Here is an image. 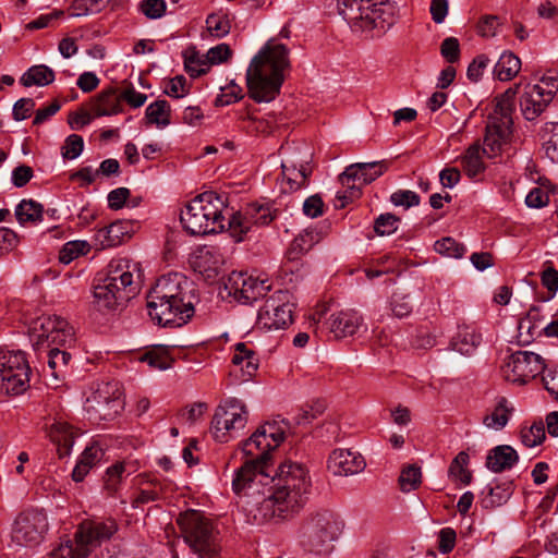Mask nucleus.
<instances>
[{
	"mask_svg": "<svg viewBox=\"0 0 558 558\" xmlns=\"http://www.w3.org/2000/svg\"><path fill=\"white\" fill-rule=\"evenodd\" d=\"M48 530L46 514L37 509L25 510L17 515L12 529V541L19 546H35Z\"/></svg>",
	"mask_w": 558,
	"mask_h": 558,
	"instance_id": "15",
	"label": "nucleus"
},
{
	"mask_svg": "<svg viewBox=\"0 0 558 558\" xmlns=\"http://www.w3.org/2000/svg\"><path fill=\"white\" fill-rule=\"evenodd\" d=\"M518 459L519 456L511 446L500 445L489 451L486 458V466L495 473H500L511 469Z\"/></svg>",
	"mask_w": 558,
	"mask_h": 558,
	"instance_id": "30",
	"label": "nucleus"
},
{
	"mask_svg": "<svg viewBox=\"0 0 558 558\" xmlns=\"http://www.w3.org/2000/svg\"><path fill=\"white\" fill-rule=\"evenodd\" d=\"M366 466L361 453L349 449H336L328 459V469L335 475L348 476L362 472Z\"/></svg>",
	"mask_w": 558,
	"mask_h": 558,
	"instance_id": "21",
	"label": "nucleus"
},
{
	"mask_svg": "<svg viewBox=\"0 0 558 558\" xmlns=\"http://www.w3.org/2000/svg\"><path fill=\"white\" fill-rule=\"evenodd\" d=\"M50 440L57 445L60 458H64L70 453L74 444L75 433L72 427L65 422H54L47 430Z\"/></svg>",
	"mask_w": 558,
	"mask_h": 558,
	"instance_id": "31",
	"label": "nucleus"
},
{
	"mask_svg": "<svg viewBox=\"0 0 558 558\" xmlns=\"http://www.w3.org/2000/svg\"><path fill=\"white\" fill-rule=\"evenodd\" d=\"M489 58L485 54H480L474 58L466 71L468 78L474 83L478 82L482 78L484 70L487 68Z\"/></svg>",
	"mask_w": 558,
	"mask_h": 558,
	"instance_id": "62",
	"label": "nucleus"
},
{
	"mask_svg": "<svg viewBox=\"0 0 558 558\" xmlns=\"http://www.w3.org/2000/svg\"><path fill=\"white\" fill-rule=\"evenodd\" d=\"M481 153L483 151L478 145H472L462 158L463 170L469 178H474L484 170Z\"/></svg>",
	"mask_w": 558,
	"mask_h": 558,
	"instance_id": "44",
	"label": "nucleus"
},
{
	"mask_svg": "<svg viewBox=\"0 0 558 558\" xmlns=\"http://www.w3.org/2000/svg\"><path fill=\"white\" fill-rule=\"evenodd\" d=\"M440 54L449 62L454 63L460 58V44L456 37H447L440 45Z\"/></svg>",
	"mask_w": 558,
	"mask_h": 558,
	"instance_id": "58",
	"label": "nucleus"
},
{
	"mask_svg": "<svg viewBox=\"0 0 558 558\" xmlns=\"http://www.w3.org/2000/svg\"><path fill=\"white\" fill-rule=\"evenodd\" d=\"M124 408L122 390L119 381H107L98 385L87 398L85 409L90 417L98 421H111Z\"/></svg>",
	"mask_w": 558,
	"mask_h": 558,
	"instance_id": "12",
	"label": "nucleus"
},
{
	"mask_svg": "<svg viewBox=\"0 0 558 558\" xmlns=\"http://www.w3.org/2000/svg\"><path fill=\"white\" fill-rule=\"evenodd\" d=\"M31 367L21 350L0 351V396L21 395L29 387Z\"/></svg>",
	"mask_w": 558,
	"mask_h": 558,
	"instance_id": "8",
	"label": "nucleus"
},
{
	"mask_svg": "<svg viewBox=\"0 0 558 558\" xmlns=\"http://www.w3.org/2000/svg\"><path fill=\"white\" fill-rule=\"evenodd\" d=\"M225 288L234 300L248 304L265 296L270 286L267 280L256 278L246 272L233 271L229 275Z\"/></svg>",
	"mask_w": 558,
	"mask_h": 558,
	"instance_id": "17",
	"label": "nucleus"
},
{
	"mask_svg": "<svg viewBox=\"0 0 558 558\" xmlns=\"http://www.w3.org/2000/svg\"><path fill=\"white\" fill-rule=\"evenodd\" d=\"M510 495L511 492L508 486L496 485L495 487H487L482 493L480 504L484 509H493L504 505Z\"/></svg>",
	"mask_w": 558,
	"mask_h": 558,
	"instance_id": "41",
	"label": "nucleus"
},
{
	"mask_svg": "<svg viewBox=\"0 0 558 558\" xmlns=\"http://www.w3.org/2000/svg\"><path fill=\"white\" fill-rule=\"evenodd\" d=\"M206 26L209 35L215 38L227 36L231 29L228 14L222 11L209 14L206 19Z\"/></svg>",
	"mask_w": 558,
	"mask_h": 558,
	"instance_id": "43",
	"label": "nucleus"
},
{
	"mask_svg": "<svg viewBox=\"0 0 558 558\" xmlns=\"http://www.w3.org/2000/svg\"><path fill=\"white\" fill-rule=\"evenodd\" d=\"M243 98L242 88L235 83L231 82L228 86L221 88V94H219L215 99V105L217 107H223L231 104H234Z\"/></svg>",
	"mask_w": 558,
	"mask_h": 558,
	"instance_id": "55",
	"label": "nucleus"
},
{
	"mask_svg": "<svg viewBox=\"0 0 558 558\" xmlns=\"http://www.w3.org/2000/svg\"><path fill=\"white\" fill-rule=\"evenodd\" d=\"M134 472V468L126 462H118L106 472L105 486L110 493H114L118 489L121 481L131 475Z\"/></svg>",
	"mask_w": 558,
	"mask_h": 558,
	"instance_id": "42",
	"label": "nucleus"
},
{
	"mask_svg": "<svg viewBox=\"0 0 558 558\" xmlns=\"http://www.w3.org/2000/svg\"><path fill=\"white\" fill-rule=\"evenodd\" d=\"M545 371V364L539 354L530 351H517L505 360L501 372L507 381L525 384Z\"/></svg>",
	"mask_w": 558,
	"mask_h": 558,
	"instance_id": "13",
	"label": "nucleus"
},
{
	"mask_svg": "<svg viewBox=\"0 0 558 558\" xmlns=\"http://www.w3.org/2000/svg\"><path fill=\"white\" fill-rule=\"evenodd\" d=\"M184 66L192 77L201 76L209 70L206 56H201L197 51L185 54Z\"/></svg>",
	"mask_w": 558,
	"mask_h": 558,
	"instance_id": "52",
	"label": "nucleus"
},
{
	"mask_svg": "<svg viewBox=\"0 0 558 558\" xmlns=\"http://www.w3.org/2000/svg\"><path fill=\"white\" fill-rule=\"evenodd\" d=\"M102 277V282L117 286L119 289L131 293L133 296L137 293V286L134 277L141 276L140 264L130 258L112 259L108 266L97 274Z\"/></svg>",
	"mask_w": 558,
	"mask_h": 558,
	"instance_id": "18",
	"label": "nucleus"
},
{
	"mask_svg": "<svg viewBox=\"0 0 558 558\" xmlns=\"http://www.w3.org/2000/svg\"><path fill=\"white\" fill-rule=\"evenodd\" d=\"M122 110L121 94L114 87L101 90L90 101V111L96 118L116 116Z\"/></svg>",
	"mask_w": 558,
	"mask_h": 558,
	"instance_id": "26",
	"label": "nucleus"
},
{
	"mask_svg": "<svg viewBox=\"0 0 558 558\" xmlns=\"http://www.w3.org/2000/svg\"><path fill=\"white\" fill-rule=\"evenodd\" d=\"M231 362L233 369L230 372V375L234 376L239 381L251 380L258 367V359L255 351L244 342H239L234 345Z\"/></svg>",
	"mask_w": 558,
	"mask_h": 558,
	"instance_id": "22",
	"label": "nucleus"
},
{
	"mask_svg": "<svg viewBox=\"0 0 558 558\" xmlns=\"http://www.w3.org/2000/svg\"><path fill=\"white\" fill-rule=\"evenodd\" d=\"M118 530V523L112 518L83 521L74 534L75 558L88 557L96 547L109 541Z\"/></svg>",
	"mask_w": 558,
	"mask_h": 558,
	"instance_id": "11",
	"label": "nucleus"
},
{
	"mask_svg": "<svg viewBox=\"0 0 558 558\" xmlns=\"http://www.w3.org/2000/svg\"><path fill=\"white\" fill-rule=\"evenodd\" d=\"M190 92L187 81L183 75H177L170 80L165 93L173 98H182Z\"/></svg>",
	"mask_w": 558,
	"mask_h": 558,
	"instance_id": "61",
	"label": "nucleus"
},
{
	"mask_svg": "<svg viewBox=\"0 0 558 558\" xmlns=\"http://www.w3.org/2000/svg\"><path fill=\"white\" fill-rule=\"evenodd\" d=\"M515 90L507 89L504 94L496 98L494 111L488 117V122L511 128L512 125V107Z\"/></svg>",
	"mask_w": 558,
	"mask_h": 558,
	"instance_id": "34",
	"label": "nucleus"
},
{
	"mask_svg": "<svg viewBox=\"0 0 558 558\" xmlns=\"http://www.w3.org/2000/svg\"><path fill=\"white\" fill-rule=\"evenodd\" d=\"M553 99L547 96L538 85L527 84L520 98L522 114L529 121L535 120L550 104Z\"/></svg>",
	"mask_w": 558,
	"mask_h": 558,
	"instance_id": "24",
	"label": "nucleus"
},
{
	"mask_svg": "<svg viewBox=\"0 0 558 558\" xmlns=\"http://www.w3.org/2000/svg\"><path fill=\"white\" fill-rule=\"evenodd\" d=\"M387 168L388 167L385 161L359 162L347 167L340 175V181L351 190L349 198L359 196L361 193L360 189L355 187L354 184H351V181H360L363 184L372 183L379 178Z\"/></svg>",
	"mask_w": 558,
	"mask_h": 558,
	"instance_id": "19",
	"label": "nucleus"
},
{
	"mask_svg": "<svg viewBox=\"0 0 558 558\" xmlns=\"http://www.w3.org/2000/svg\"><path fill=\"white\" fill-rule=\"evenodd\" d=\"M320 234L316 230L306 229L301 232L290 244L286 253L289 262L299 260L304 254L320 241Z\"/></svg>",
	"mask_w": 558,
	"mask_h": 558,
	"instance_id": "35",
	"label": "nucleus"
},
{
	"mask_svg": "<svg viewBox=\"0 0 558 558\" xmlns=\"http://www.w3.org/2000/svg\"><path fill=\"white\" fill-rule=\"evenodd\" d=\"M521 69V60L512 52L505 51L494 68L495 76L502 82L512 80Z\"/></svg>",
	"mask_w": 558,
	"mask_h": 558,
	"instance_id": "36",
	"label": "nucleus"
},
{
	"mask_svg": "<svg viewBox=\"0 0 558 558\" xmlns=\"http://www.w3.org/2000/svg\"><path fill=\"white\" fill-rule=\"evenodd\" d=\"M248 411L243 401L227 398L217 407L213 421L211 434L219 442H228L238 436L247 423Z\"/></svg>",
	"mask_w": 558,
	"mask_h": 558,
	"instance_id": "9",
	"label": "nucleus"
},
{
	"mask_svg": "<svg viewBox=\"0 0 558 558\" xmlns=\"http://www.w3.org/2000/svg\"><path fill=\"white\" fill-rule=\"evenodd\" d=\"M290 430L287 420H272L262 424L248 439L242 442L241 451L245 457L232 480V489L238 496V507L242 510L245 500H255L257 496H266L276 484L269 471L271 451L277 449Z\"/></svg>",
	"mask_w": 558,
	"mask_h": 558,
	"instance_id": "1",
	"label": "nucleus"
},
{
	"mask_svg": "<svg viewBox=\"0 0 558 558\" xmlns=\"http://www.w3.org/2000/svg\"><path fill=\"white\" fill-rule=\"evenodd\" d=\"M44 207L33 199H23L15 208V217L21 225H35L43 220Z\"/></svg>",
	"mask_w": 558,
	"mask_h": 558,
	"instance_id": "39",
	"label": "nucleus"
},
{
	"mask_svg": "<svg viewBox=\"0 0 558 558\" xmlns=\"http://www.w3.org/2000/svg\"><path fill=\"white\" fill-rule=\"evenodd\" d=\"M289 50L282 44L268 43L251 61L246 71L250 97L256 102H269L280 93L283 72L289 68Z\"/></svg>",
	"mask_w": 558,
	"mask_h": 558,
	"instance_id": "4",
	"label": "nucleus"
},
{
	"mask_svg": "<svg viewBox=\"0 0 558 558\" xmlns=\"http://www.w3.org/2000/svg\"><path fill=\"white\" fill-rule=\"evenodd\" d=\"M143 362H146L150 367L165 371L172 366L173 359L169 355V352L166 348L158 347L155 348L142 357Z\"/></svg>",
	"mask_w": 558,
	"mask_h": 558,
	"instance_id": "46",
	"label": "nucleus"
},
{
	"mask_svg": "<svg viewBox=\"0 0 558 558\" xmlns=\"http://www.w3.org/2000/svg\"><path fill=\"white\" fill-rule=\"evenodd\" d=\"M231 49L227 44H219L213 48H210L206 53V59L208 62V68L211 64H219L227 61L231 57Z\"/></svg>",
	"mask_w": 558,
	"mask_h": 558,
	"instance_id": "63",
	"label": "nucleus"
},
{
	"mask_svg": "<svg viewBox=\"0 0 558 558\" xmlns=\"http://www.w3.org/2000/svg\"><path fill=\"white\" fill-rule=\"evenodd\" d=\"M468 463L469 454L465 451L459 452L449 466V476L456 481H460L465 485L470 484L472 481V474L466 469Z\"/></svg>",
	"mask_w": 558,
	"mask_h": 558,
	"instance_id": "45",
	"label": "nucleus"
},
{
	"mask_svg": "<svg viewBox=\"0 0 558 558\" xmlns=\"http://www.w3.org/2000/svg\"><path fill=\"white\" fill-rule=\"evenodd\" d=\"M89 252V244L85 241H70L59 252L60 263L68 265L81 255Z\"/></svg>",
	"mask_w": 558,
	"mask_h": 558,
	"instance_id": "50",
	"label": "nucleus"
},
{
	"mask_svg": "<svg viewBox=\"0 0 558 558\" xmlns=\"http://www.w3.org/2000/svg\"><path fill=\"white\" fill-rule=\"evenodd\" d=\"M434 248L440 255L453 258H461L465 254V246L458 243L453 238L447 236L435 242Z\"/></svg>",
	"mask_w": 558,
	"mask_h": 558,
	"instance_id": "51",
	"label": "nucleus"
},
{
	"mask_svg": "<svg viewBox=\"0 0 558 558\" xmlns=\"http://www.w3.org/2000/svg\"><path fill=\"white\" fill-rule=\"evenodd\" d=\"M343 527L344 522L338 513L327 509L317 510L304 519L298 532L299 542L311 553L328 554Z\"/></svg>",
	"mask_w": 558,
	"mask_h": 558,
	"instance_id": "6",
	"label": "nucleus"
},
{
	"mask_svg": "<svg viewBox=\"0 0 558 558\" xmlns=\"http://www.w3.org/2000/svg\"><path fill=\"white\" fill-rule=\"evenodd\" d=\"M133 295L119 289L117 286H111L108 282H102V277L96 276L94 283V303L99 311H117L123 307Z\"/></svg>",
	"mask_w": 558,
	"mask_h": 558,
	"instance_id": "20",
	"label": "nucleus"
},
{
	"mask_svg": "<svg viewBox=\"0 0 558 558\" xmlns=\"http://www.w3.org/2000/svg\"><path fill=\"white\" fill-rule=\"evenodd\" d=\"M390 310L395 317L404 318L412 313L413 306L410 296L400 293H393L390 300Z\"/></svg>",
	"mask_w": 558,
	"mask_h": 558,
	"instance_id": "54",
	"label": "nucleus"
},
{
	"mask_svg": "<svg viewBox=\"0 0 558 558\" xmlns=\"http://www.w3.org/2000/svg\"><path fill=\"white\" fill-rule=\"evenodd\" d=\"M282 189L284 192H295L307 185L311 169L301 165L296 168L295 165L282 163Z\"/></svg>",
	"mask_w": 558,
	"mask_h": 558,
	"instance_id": "33",
	"label": "nucleus"
},
{
	"mask_svg": "<svg viewBox=\"0 0 558 558\" xmlns=\"http://www.w3.org/2000/svg\"><path fill=\"white\" fill-rule=\"evenodd\" d=\"M194 283L181 272H169L157 279L147 295L148 315L163 327H179L194 315L197 302Z\"/></svg>",
	"mask_w": 558,
	"mask_h": 558,
	"instance_id": "3",
	"label": "nucleus"
},
{
	"mask_svg": "<svg viewBox=\"0 0 558 558\" xmlns=\"http://www.w3.org/2000/svg\"><path fill=\"white\" fill-rule=\"evenodd\" d=\"M500 26V19L497 15H484L477 24V33L482 37H494Z\"/></svg>",
	"mask_w": 558,
	"mask_h": 558,
	"instance_id": "60",
	"label": "nucleus"
},
{
	"mask_svg": "<svg viewBox=\"0 0 558 558\" xmlns=\"http://www.w3.org/2000/svg\"><path fill=\"white\" fill-rule=\"evenodd\" d=\"M177 523L185 544L191 549L189 557L219 558L218 532L208 518L199 511L189 510L178 517Z\"/></svg>",
	"mask_w": 558,
	"mask_h": 558,
	"instance_id": "7",
	"label": "nucleus"
},
{
	"mask_svg": "<svg viewBox=\"0 0 558 558\" xmlns=\"http://www.w3.org/2000/svg\"><path fill=\"white\" fill-rule=\"evenodd\" d=\"M511 412L512 409L508 407L507 399L501 397L498 399L493 412L484 416L483 424L487 428L500 430L508 424Z\"/></svg>",
	"mask_w": 558,
	"mask_h": 558,
	"instance_id": "38",
	"label": "nucleus"
},
{
	"mask_svg": "<svg viewBox=\"0 0 558 558\" xmlns=\"http://www.w3.org/2000/svg\"><path fill=\"white\" fill-rule=\"evenodd\" d=\"M422 482L421 468L415 464H410L401 471L399 476L400 488L404 493L416 489Z\"/></svg>",
	"mask_w": 558,
	"mask_h": 558,
	"instance_id": "48",
	"label": "nucleus"
},
{
	"mask_svg": "<svg viewBox=\"0 0 558 558\" xmlns=\"http://www.w3.org/2000/svg\"><path fill=\"white\" fill-rule=\"evenodd\" d=\"M191 265L195 271L205 278L214 279L223 265V258L216 248L202 246L193 253Z\"/></svg>",
	"mask_w": 558,
	"mask_h": 558,
	"instance_id": "23",
	"label": "nucleus"
},
{
	"mask_svg": "<svg viewBox=\"0 0 558 558\" xmlns=\"http://www.w3.org/2000/svg\"><path fill=\"white\" fill-rule=\"evenodd\" d=\"M339 13L349 23L356 24L366 21L373 27H377L376 20L379 17L380 9H372L363 5L362 0H337Z\"/></svg>",
	"mask_w": 558,
	"mask_h": 558,
	"instance_id": "25",
	"label": "nucleus"
},
{
	"mask_svg": "<svg viewBox=\"0 0 558 558\" xmlns=\"http://www.w3.org/2000/svg\"><path fill=\"white\" fill-rule=\"evenodd\" d=\"M54 80V72L45 64L31 66L21 77V84L25 87L46 86Z\"/></svg>",
	"mask_w": 558,
	"mask_h": 558,
	"instance_id": "37",
	"label": "nucleus"
},
{
	"mask_svg": "<svg viewBox=\"0 0 558 558\" xmlns=\"http://www.w3.org/2000/svg\"><path fill=\"white\" fill-rule=\"evenodd\" d=\"M35 108V101L32 98H21L13 106V118L16 121L27 119Z\"/></svg>",
	"mask_w": 558,
	"mask_h": 558,
	"instance_id": "64",
	"label": "nucleus"
},
{
	"mask_svg": "<svg viewBox=\"0 0 558 558\" xmlns=\"http://www.w3.org/2000/svg\"><path fill=\"white\" fill-rule=\"evenodd\" d=\"M390 202L395 206H404L405 208H410L420 204V196L413 191L399 190L391 194Z\"/></svg>",
	"mask_w": 558,
	"mask_h": 558,
	"instance_id": "59",
	"label": "nucleus"
},
{
	"mask_svg": "<svg viewBox=\"0 0 558 558\" xmlns=\"http://www.w3.org/2000/svg\"><path fill=\"white\" fill-rule=\"evenodd\" d=\"M361 325L362 317L353 310L335 313L329 318V328L336 338L354 335Z\"/></svg>",
	"mask_w": 558,
	"mask_h": 558,
	"instance_id": "27",
	"label": "nucleus"
},
{
	"mask_svg": "<svg viewBox=\"0 0 558 558\" xmlns=\"http://www.w3.org/2000/svg\"><path fill=\"white\" fill-rule=\"evenodd\" d=\"M34 347H71L75 342L73 327L60 316L43 315L36 318L31 327Z\"/></svg>",
	"mask_w": 558,
	"mask_h": 558,
	"instance_id": "10",
	"label": "nucleus"
},
{
	"mask_svg": "<svg viewBox=\"0 0 558 558\" xmlns=\"http://www.w3.org/2000/svg\"><path fill=\"white\" fill-rule=\"evenodd\" d=\"M170 105L165 99L151 102L145 111V119L148 124H156L165 128L170 124Z\"/></svg>",
	"mask_w": 558,
	"mask_h": 558,
	"instance_id": "40",
	"label": "nucleus"
},
{
	"mask_svg": "<svg viewBox=\"0 0 558 558\" xmlns=\"http://www.w3.org/2000/svg\"><path fill=\"white\" fill-rule=\"evenodd\" d=\"M510 134L511 128L487 121L486 134L481 150L488 157L496 156L501 150L502 145L507 143Z\"/></svg>",
	"mask_w": 558,
	"mask_h": 558,
	"instance_id": "28",
	"label": "nucleus"
},
{
	"mask_svg": "<svg viewBox=\"0 0 558 558\" xmlns=\"http://www.w3.org/2000/svg\"><path fill=\"white\" fill-rule=\"evenodd\" d=\"M225 199L215 192H204L194 197L181 211L183 228L192 235L217 233L225 229Z\"/></svg>",
	"mask_w": 558,
	"mask_h": 558,
	"instance_id": "5",
	"label": "nucleus"
},
{
	"mask_svg": "<svg viewBox=\"0 0 558 558\" xmlns=\"http://www.w3.org/2000/svg\"><path fill=\"white\" fill-rule=\"evenodd\" d=\"M293 304L286 291H277L260 306L256 325L264 330L286 328L292 323Z\"/></svg>",
	"mask_w": 558,
	"mask_h": 558,
	"instance_id": "14",
	"label": "nucleus"
},
{
	"mask_svg": "<svg viewBox=\"0 0 558 558\" xmlns=\"http://www.w3.org/2000/svg\"><path fill=\"white\" fill-rule=\"evenodd\" d=\"M133 227L130 221L119 220L99 230L97 238L102 247H114L130 239Z\"/></svg>",
	"mask_w": 558,
	"mask_h": 558,
	"instance_id": "29",
	"label": "nucleus"
},
{
	"mask_svg": "<svg viewBox=\"0 0 558 558\" xmlns=\"http://www.w3.org/2000/svg\"><path fill=\"white\" fill-rule=\"evenodd\" d=\"M482 335L472 325H460L457 335L451 340L453 350L461 354H471L481 343Z\"/></svg>",
	"mask_w": 558,
	"mask_h": 558,
	"instance_id": "32",
	"label": "nucleus"
},
{
	"mask_svg": "<svg viewBox=\"0 0 558 558\" xmlns=\"http://www.w3.org/2000/svg\"><path fill=\"white\" fill-rule=\"evenodd\" d=\"M83 148V137L77 134H71L66 137L65 143L62 147V156L65 159H75L82 154Z\"/></svg>",
	"mask_w": 558,
	"mask_h": 558,
	"instance_id": "56",
	"label": "nucleus"
},
{
	"mask_svg": "<svg viewBox=\"0 0 558 558\" xmlns=\"http://www.w3.org/2000/svg\"><path fill=\"white\" fill-rule=\"evenodd\" d=\"M399 221L393 214H381L374 221V231L380 236L390 235L397 231Z\"/></svg>",
	"mask_w": 558,
	"mask_h": 558,
	"instance_id": "53",
	"label": "nucleus"
},
{
	"mask_svg": "<svg viewBox=\"0 0 558 558\" xmlns=\"http://www.w3.org/2000/svg\"><path fill=\"white\" fill-rule=\"evenodd\" d=\"M522 444L527 448H533L541 445L545 437V425L542 421L534 422L529 427H523L520 432Z\"/></svg>",
	"mask_w": 558,
	"mask_h": 558,
	"instance_id": "47",
	"label": "nucleus"
},
{
	"mask_svg": "<svg viewBox=\"0 0 558 558\" xmlns=\"http://www.w3.org/2000/svg\"><path fill=\"white\" fill-rule=\"evenodd\" d=\"M69 347H50L48 355V366L52 371V375L58 377V373L68 365L71 360V353L68 351Z\"/></svg>",
	"mask_w": 558,
	"mask_h": 558,
	"instance_id": "49",
	"label": "nucleus"
},
{
	"mask_svg": "<svg viewBox=\"0 0 558 558\" xmlns=\"http://www.w3.org/2000/svg\"><path fill=\"white\" fill-rule=\"evenodd\" d=\"M277 216V210L269 204L252 203L247 205L244 213L234 214L229 220L230 235L241 242L251 231L253 226H267Z\"/></svg>",
	"mask_w": 558,
	"mask_h": 558,
	"instance_id": "16",
	"label": "nucleus"
},
{
	"mask_svg": "<svg viewBox=\"0 0 558 558\" xmlns=\"http://www.w3.org/2000/svg\"><path fill=\"white\" fill-rule=\"evenodd\" d=\"M274 489L255 500H245L241 510L251 524L281 522L298 514L308 500L312 482L302 463L286 461L275 471Z\"/></svg>",
	"mask_w": 558,
	"mask_h": 558,
	"instance_id": "2",
	"label": "nucleus"
},
{
	"mask_svg": "<svg viewBox=\"0 0 558 558\" xmlns=\"http://www.w3.org/2000/svg\"><path fill=\"white\" fill-rule=\"evenodd\" d=\"M167 9L165 0H143L140 3L141 12L150 20L161 17Z\"/></svg>",
	"mask_w": 558,
	"mask_h": 558,
	"instance_id": "57",
	"label": "nucleus"
}]
</instances>
